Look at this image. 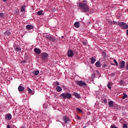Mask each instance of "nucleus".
Returning a JSON list of instances; mask_svg holds the SVG:
<instances>
[{
    "mask_svg": "<svg viewBox=\"0 0 128 128\" xmlns=\"http://www.w3.org/2000/svg\"><path fill=\"white\" fill-rule=\"evenodd\" d=\"M56 90L57 92H62V88L60 86H58L56 88Z\"/></svg>",
    "mask_w": 128,
    "mask_h": 128,
    "instance_id": "obj_20",
    "label": "nucleus"
},
{
    "mask_svg": "<svg viewBox=\"0 0 128 128\" xmlns=\"http://www.w3.org/2000/svg\"><path fill=\"white\" fill-rule=\"evenodd\" d=\"M26 10V7L25 6H22L20 8V12H24Z\"/></svg>",
    "mask_w": 128,
    "mask_h": 128,
    "instance_id": "obj_21",
    "label": "nucleus"
},
{
    "mask_svg": "<svg viewBox=\"0 0 128 128\" xmlns=\"http://www.w3.org/2000/svg\"><path fill=\"white\" fill-rule=\"evenodd\" d=\"M28 94H34V91L30 90V88H28Z\"/></svg>",
    "mask_w": 128,
    "mask_h": 128,
    "instance_id": "obj_23",
    "label": "nucleus"
},
{
    "mask_svg": "<svg viewBox=\"0 0 128 128\" xmlns=\"http://www.w3.org/2000/svg\"><path fill=\"white\" fill-rule=\"evenodd\" d=\"M96 62V58H94V57H92L91 58V64H94V62Z\"/></svg>",
    "mask_w": 128,
    "mask_h": 128,
    "instance_id": "obj_14",
    "label": "nucleus"
},
{
    "mask_svg": "<svg viewBox=\"0 0 128 128\" xmlns=\"http://www.w3.org/2000/svg\"><path fill=\"white\" fill-rule=\"evenodd\" d=\"M113 24H118V22H116V21H114V22H113Z\"/></svg>",
    "mask_w": 128,
    "mask_h": 128,
    "instance_id": "obj_36",
    "label": "nucleus"
},
{
    "mask_svg": "<svg viewBox=\"0 0 128 128\" xmlns=\"http://www.w3.org/2000/svg\"><path fill=\"white\" fill-rule=\"evenodd\" d=\"M96 66V68H100L102 66V64H100V61H98L96 64H95Z\"/></svg>",
    "mask_w": 128,
    "mask_h": 128,
    "instance_id": "obj_13",
    "label": "nucleus"
},
{
    "mask_svg": "<svg viewBox=\"0 0 128 128\" xmlns=\"http://www.w3.org/2000/svg\"><path fill=\"white\" fill-rule=\"evenodd\" d=\"M26 30H33L34 26L32 25H27L26 26Z\"/></svg>",
    "mask_w": 128,
    "mask_h": 128,
    "instance_id": "obj_11",
    "label": "nucleus"
},
{
    "mask_svg": "<svg viewBox=\"0 0 128 128\" xmlns=\"http://www.w3.org/2000/svg\"><path fill=\"white\" fill-rule=\"evenodd\" d=\"M68 54L69 58H72L74 56V52L72 50H69L68 51Z\"/></svg>",
    "mask_w": 128,
    "mask_h": 128,
    "instance_id": "obj_8",
    "label": "nucleus"
},
{
    "mask_svg": "<svg viewBox=\"0 0 128 128\" xmlns=\"http://www.w3.org/2000/svg\"><path fill=\"white\" fill-rule=\"evenodd\" d=\"M42 60H48V54L46 52H44L42 54Z\"/></svg>",
    "mask_w": 128,
    "mask_h": 128,
    "instance_id": "obj_7",
    "label": "nucleus"
},
{
    "mask_svg": "<svg viewBox=\"0 0 128 128\" xmlns=\"http://www.w3.org/2000/svg\"><path fill=\"white\" fill-rule=\"evenodd\" d=\"M34 51L35 52L36 54H39L41 52L40 49L38 48H35L34 49Z\"/></svg>",
    "mask_w": 128,
    "mask_h": 128,
    "instance_id": "obj_10",
    "label": "nucleus"
},
{
    "mask_svg": "<svg viewBox=\"0 0 128 128\" xmlns=\"http://www.w3.org/2000/svg\"><path fill=\"white\" fill-rule=\"evenodd\" d=\"M128 98V95L125 92L123 93V96L122 97V98L123 100H124V98Z\"/></svg>",
    "mask_w": 128,
    "mask_h": 128,
    "instance_id": "obj_19",
    "label": "nucleus"
},
{
    "mask_svg": "<svg viewBox=\"0 0 128 128\" xmlns=\"http://www.w3.org/2000/svg\"><path fill=\"white\" fill-rule=\"evenodd\" d=\"M74 96L77 98H80V96L78 93H74Z\"/></svg>",
    "mask_w": 128,
    "mask_h": 128,
    "instance_id": "obj_17",
    "label": "nucleus"
},
{
    "mask_svg": "<svg viewBox=\"0 0 128 128\" xmlns=\"http://www.w3.org/2000/svg\"><path fill=\"white\" fill-rule=\"evenodd\" d=\"M119 17H118V18Z\"/></svg>",
    "mask_w": 128,
    "mask_h": 128,
    "instance_id": "obj_48",
    "label": "nucleus"
},
{
    "mask_svg": "<svg viewBox=\"0 0 128 128\" xmlns=\"http://www.w3.org/2000/svg\"><path fill=\"white\" fill-rule=\"evenodd\" d=\"M24 62H26V60L23 61V63L24 64Z\"/></svg>",
    "mask_w": 128,
    "mask_h": 128,
    "instance_id": "obj_45",
    "label": "nucleus"
},
{
    "mask_svg": "<svg viewBox=\"0 0 128 128\" xmlns=\"http://www.w3.org/2000/svg\"><path fill=\"white\" fill-rule=\"evenodd\" d=\"M76 110H78V112H82V109L80 108H77Z\"/></svg>",
    "mask_w": 128,
    "mask_h": 128,
    "instance_id": "obj_30",
    "label": "nucleus"
},
{
    "mask_svg": "<svg viewBox=\"0 0 128 128\" xmlns=\"http://www.w3.org/2000/svg\"><path fill=\"white\" fill-rule=\"evenodd\" d=\"M110 24H112V22H109Z\"/></svg>",
    "mask_w": 128,
    "mask_h": 128,
    "instance_id": "obj_39",
    "label": "nucleus"
},
{
    "mask_svg": "<svg viewBox=\"0 0 128 128\" xmlns=\"http://www.w3.org/2000/svg\"><path fill=\"white\" fill-rule=\"evenodd\" d=\"M14 50H16V52L22 50V49L20 47H14Z\"/></svg>",
    "mask_w": 128,
    "mask_h": 128,
    "instance_id": "obj_22",
    "label": "nucleus"
},
{
    "mask_svg": "<svg viewBox=\"0 0 128 128\" xmlns=\"http://www.w3.org/2000/svg\"><path fill=\"white\" fill-rule=\"evenodd\" d=\"M114 62L116 66H118V62H116V59H114Z\"/></svg>",
    "mask_w": 128,
    "mask_h": 128,
    "instance_id": "obj_29",
    "label": "nucleus"
},
{
    "mask_svg": "<svg viewBox=\"0 0 128 128\" xmlns=\"http://www.w3.org/2000/svg\"><path fill=\"white\" fill-rule=\"evenodd\" d=\"M76 84L77 86H83L84 88L86 86V83L82 81V80H78L76 81Z\"/></svg>",
    "mask_w": 128,
    "mask_h": 128,
    "instance_id": "obj_4",
    "label": "nucleus"
},
{
    "mask_svg": "<svg viewBox=\"0 0 128 128\" xmlns=\"http://www.w3.org/2000/svg\"><path fill=\"white\" fill-rule=\"evenodd\" d=\"M86 128V126H84V127H83V128Z\"/></svg>",
    "mask_w": 128,
    "mask_h": 128,
    "instance_id": "obj_46",
    "label": "nucleus"
},
{
    "mask_svg": "<svg viewBox=\"0 0 128 128\" xmlns=\"http://www.w3.org/2000/svg\"><path fill=\"white\" fill-rule=\"evenodd\" d=\"M108 104L109 108H112V106H114V102L112 100L109 101L108 102Z\"/></svg>",
    "mask_w": 128,
    "mask_h": 128,
    "instance_id": "obj_12",
    "label": "nucleus"
},
{
    "mask_svg": "<svg viewBox=\"0 0 128 128\" xmlns=\"http://www.w3.org/2000/svg\"><path fill=\"white\" fill-rule=\"evenodd\" d=\"M6 34H10V32H6Z\"/></svg>",
    "mask_w": 128,
    "mask_h": 128,
    "instance_id": "obj_40",
    "label": "nucleus"
},
{
    "mask_svg": "<svg viewBox=\"0 0 128 128\" xmlns=\"http://www.w3.org/2000/svg\"><path fill=\"white\" fill-rule=\"evenodd\" d=\"M107 86L109 90H112V86H110V83L108 84Z\"/></svg>",
    "mask_w": 128,
    "mask_h": 128,
    "instance_id": "obj_28",
    "label": "nucleus"
},
{
    "mask_svg": "<svg viewBox=\"0 0 128 128\" xmlns=\"http://www.w3.org/2000/svg\"><path fill=\"white\" fill-rule=\"evenodd\" d=\"M43 106H44V104L43 105Z\"/></svg>",
    "mask_w": 128,
    "mask_h": 128,
    "instance_id": "obj_47",
    "label": "nucleus"
},
{
    "mask_svg": "<svg viewBox=\"0 0 128 128\" xmlns=\"http://www.w3.org/2000/svg\"><path fill=\"white\" fill-rule=\"evenodd\" d=\"M102 55L104 56H106V52H102Z\"/></svg>",
    "mask_w": 128,
    "mask_h": 128,
    "instance_id": "obj_38",
    "label": "nucleus"
},
{
    "mask_svg": "<svg viewBox=\"0 0 128 128\" xmlns=\"http://www.w3.org/2000/svg\"><path fill=\"white\" fill-rule=\"evenodd\" d=\"M60 98H68V100H70V98H72V94L66 92V93H62L61 94H60Z\"/></svg>",
    "mask_w": 128,
    "mask_h": 128,
    "instance_id": "obj_2",
    "label": "nucleus"
},
{
    "mask_svg": "<svg viewBox=\"0 0 128 128\" xmlns=\"http://www.w3.org/2000/svg\"><path fill=\"white\" fill-rule=\"evenodd\" d=\"M78 120H80V116H78Z\"/></svg>",
    "mask_w": 128,
    "mask_h": 128,
    "instance_id": "obj_44",
    "label": "nucleus"
},
{
    "mask_svg": "<svg viewBox=\"0 0 128 128\" xmlns=\"http://www.w3.org/2000/svg\"><path fill=\"white\" fill-rule=\"evenodd\" d=\"M18 90L20 92H22L24 91V88L22 86H19L18 88Z\"/></svg>",
    "mask_w": 128,
    "mask_h": 128,
    "instance_id": "obj_16",
    "label": "nucleus"
},
{
    "mask_svg": "<svg viewBox=\"0 0 128 128\" xmlns=\"http://www.w3.org/2000/svg\"><path fill=\"white\" fill-rule=\"evenodd\" d=\"M2 2H6V0H2Z\"/></svg>",
    "mask_w": 128,
    "mask_h": 128,
    "instance_id": "obj_42",
    "label": "nucleus"
},
{
    "mask_svg": "<svg viewBox=\"0 0 128 128\" xmlns=\"http://www.w3.org/2000/svg\"><path fill=\"white\" fill-rule=\"evenodd\" d=\"M119 17H118V18Z\"/></svg>",
    "mask_w": 128,
    "mask_h": 128,
    "instance_id": "obj_49",
    "label": "nucleus"
},
{
    "mask_svg": "<svg viewBox=\"0 0 128 128\" xmlns=\"http://www.w3.org/2000/svg\"><path fill=\"white\" fill-rule=\"evenodd\" d=\"M4 13L2 12L0 13V18H4Z\"/></svg>",
    "mask_w": 128,
    "mask_h": 128,
    "instance_id": "obj_31",
    "label": "nucleus"
},
{
    "mask_svg": "<svg viewBox=\"0 0 128 128\" xmlns=\"http://www.w3.org/2000/svg\"><path fill=\"white\" fill-rule=\"evenodd\" d=\"M111 74H112V76H114V73H112Z\"/></svg>",
    "mask_w": 128,
    "mask_h": 128,
    "instance_id": "obj_41",
    "label": "nucleus"
},
{
    "mask_svg": "<svg viewBox=\"0 0 128 128\" xmlns=\"http://www.w3.org/2000/svg\"><path fill=\"white\" fill-rule=\"evenodd\" d=\"M42 12H43L42 10H40V11L38 12L37 14L38 16H42Z\"/></svg>",
    "mask_w": 128,
    "mask_h": 128,
    "instance_id": "obj_25",
    "label": "nucleus"
},
{
    "mask_svg": "<svg viewBox=\"0 0 128 128\" xmlns=\"http://www.w3.org/2000/svg\"><path fill=\"white\" fill-rule=\"evenodd\" d=\"M56 86H59L60 85V82H56Z\"/></svg>",
    "mask_w": 128,
    "mask_h": 128,
    "instance_id": "obj_37",
    "label": "nucleus"
},
{
    "mask_svg": "<svg viewBox=\"0 0 128 128\" xmlns=\"http://www.w3.org/2000/svg\"><path fill=\"white\" fill-rule=\"evenodd\" d=\"M6 118H8V120H12V114H8L6 116Z\"/></svg>",
    "mask_w": 128,
    "mask_h": 128,
    "instance_id": "obj_18",
    "label": "nucleus"
},
{
    "mask_svg": "<svg viewBox=\"0 0 128 128\" xmlns=\"http://www.w3.org/2000/svg\"><path fill=\"white\" fill-rule=\"evenodd\" d=\"M123 128H128V124H123Z\"/></svg>",
    "mask_w": 128,
    "mask_h": 128,
    "instance_id": "obj_32",
    "label": "nucleus"
},
{
    "mask_svg": "<svg viewBox=\"0 0 128 128\" xmlns=\"http://www.w3.org/2000/svg\"><path fill=\"white\" fill-rule=\"evenodd\" d=\"M119 68L120 70H122V68H124V66H126V62L124 60H120V62H119Z\"/></svg>",
    "mask_w": 128,
    "mask_h": 128,
    "instance_id": "obj_5",
    "label": "nucleus"
},
{
    "mask_svg": "<svg viewBox=\"0 0 128 128\" xmlns=\"http://www.w3.org/2000/svg\"><path fill=\"white\" fill-rule=\"evenodd\" d=\"M118 24L122 28H124V30H128V24L124 22H118Z\"/></svg>",
    "mask_w": 128,
    "mask_h": 128,
    "instance_id": "obj_3",
    "label": "nucleus"
},
{
    "mask_svg": "<svg viewBox=\"0 0 128 128\" xmlns=\"http://www.w3.org/2000/svg\"><path fill=\"white\" fill-rule=\"evenodd\" d=\"M126 34L128 36V30H127Z\"/></svg>",
    "mask_w": 128,
    "mask_h": 128,
    "instance_id": "obj_43",
    "label": "nucleus"
},
{
    "mask_svg": "<svg viewBox=\"0 0 128 128\" xmlns=\"http://www.w3.org/2000/svg\"><path fill=\"white\" fill-rule=\"evenodd\" d=\"M80 8L82 10V12H88L90 10V6L88 5V2L83 0L82 2H78Z\"/></svg>",
    "mask_w": 128,
    "mask_h": 128,
    "instance_id": "obj_1",
    "label": "nucleus"
},
{
    "mask_svg": "<svg viewBox=\"0 0 128 128\" xmlns=\"http://www.w3.org/2000/svg\"><path fill=\"white\" fill-rule=\"evenodd\" d=\"M46 38L47 40H48L52 42H53L56 40V38H54L50 35H46Z\"/></svg>",
    "mask_w": 128,
    "mask_h": 128,
    "instance_id": "obj_6",
    "label": "nucleus"
},
{
    "mask_svg": "<svg viewBox=\"0 0 128 128\" xmlns=\"http://www.w3.org/2000/svg\"><path fill=\"white\" fill-rule=\"evenodd\" d=\"M104 102L105 104H108V100H106V99H104Z\"/></svg>",
    "mask_w": 128,
    "mask_h": 128,
    "instance_id": "obj_33",
    "label": "nucleus"
},
{
    "mask_svg": "<svg viewBox=\"0 0 128 128\" xmlns=\"http://www.w3.org/2000/svg\"><path fill=\"white\" fill-rule=\"evenodd\" d=\"M106 66H107L106 64H104L102 66V68H106Z\"/></svg>",
    "mask_w": 128,
    "mask_h": 128,
    "instance_id": "obj_35",
    "label": "nucleus"
},
{
    "mask_svg": "<svg viewBox=\"0 0 128 128\" xmlns=\"http://www.w3.org/2000/svg\"><path fill=\"white\" fill-rule=\"evenodd\" d=\"M38 74H40V71L39 70H36L34 72V74L35 76H38Z\"/></svg>",
    "mask_w": 128,
    "mask_h": 128,
    "instance_id": "obj_27",
    "label": "nucleus"
},
{
    "mask_svg": "<svg viewBox=\"0 0 128 128\" xmlns=\"http://www.w3.org/2000/svg\"><path fill=\"white\" fill-rule=\"evenodd\" d=\"M110 128H118L116 126H112H112H110Z\"/></svg>",
    "mask_w": 128,
    "mask_h": 128,
    "instance_id": "obj_34",
    "label": "nucleus"
},
{
    "mask_svg": "<svg viewBox=\"0 0 128 128\" xmlns=\"http://www.w3.org/2000/svg\"><path fill=\"white\" fill-rule=\"evenodd\" d=\"M74 26H75V28H80V22H75L74 24Z\"/></svg>",
    "mask_w": 128,
    "mask_h": 128,
    "instance_id": "obj_15",
    "label": "nucleus"
},
{
    "mask_svg": "<svg viewBox=\"0 0 128 128\" xmlns=\"http://www.w3.org/2000/svg\"><path fill=\"white\" fill-rule=\"evenodd\" d=\"M82 44H83L84 46H86V44H88V41L84 40L83 41H82Z\"/></svg>",
    "mask_w": 128,
    "mask_h": 128,
    "instance_id": "obj_26",
    "label": "nucleus"
},
{
    "mask_svg": "<svg viewBox=\"0 0 128 128\" xmlns=\"http://www.w3.org/2000/svg\"><path fill=\"white\" fill-rule=\"evenodd\" d=\"M63 120L65 122V124H68V122H70V118H68V117L66 116H64L63 118Z\"/></svg>",
    "mask_w": 128,
    "mask_h": 128,
    "instance_id": "obj_9",
    "label": "nucleus"
},
{
    "mask_svg": "<svg viewBox=\"0 0 128 128\" xmlns=\"http://www.w3.org/2000/svg\"><path fill=\"white\" fill-rule=\"evenodd\" d=\"M119 84L120 86H122L124 84V81L123 80H121L119 82Z\"/></svg>",
    "mask_w": 128,
    "mask_h": 128,
    "instance_id": "obj_24",
    "label": "nucleus"
}]
</instances>
